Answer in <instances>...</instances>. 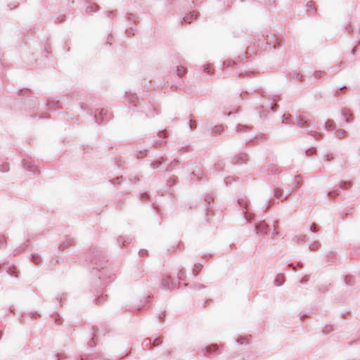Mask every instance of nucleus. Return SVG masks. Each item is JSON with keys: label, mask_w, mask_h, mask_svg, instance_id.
Masks as SVG:
<instances>
[{"label": "nucleus", "mask_w": 360, "mask_h": 360, "mask_svg": "<svg viewBox=\"0 0 360 360\" xmlns=\"http://www.w3.org/2000/svg\"><path fill=\"white\" fill-rule=\"evenodd\" d=\"M294 124L299 127L300 128L304 129H309L310 128H314L315 124L314 122L307 120L304 119L303 117H298L296 118L295 121L293 122Z\"/></svg>", "instance_id": "1"}, {"label": "nucleus", "mask_w": 360, "mask_h": 360, "mask_svg": "<svg viewBox=\"0 0 360 360\" xmlns=\"http://www.w3.org/2000/svg\"><path fill=\"white\" fill-rule=\"evenodd\" d=\"M162 285L165 289L172 290L175 287L173 281H170L169 276H167L162 279Z\"/></svg>", "instance_id": "2"}, {"label": "nucleus", "mask_w": 360, "mask_h": 360, "mask_svg": "<svg viewBox=\"0 0 360 360\" xmlns=\"http://www.w3.org/2000/svg\"><path fill=\"white\" fill-rule=\"evenodd\" d=\"M335 136L337 137H339V138H342L343 136H345L346 134V131L345 129H338L335 133Z\"/></svg>", "instance_id": "3"}, {"label": "nucleus", "mask_w": 360, "mask_h": 360, "mask_svg": "<svg viewBox=\"0 0 360 360\" xmlns=\"http://www.w3.org/2000/svg\"><path fill=\"white\" fill-rule=\"evenodd\" d=\"M334 124L333 122L331 121H326L325 122V128L328 129H334Z\"/></svg>", "instance_id": "4"}, {"label": "nucleus", "mask_w": 360, "mask_h": 360, "mask_svg": "<svg viewBox=\"0 0 360 360\" xmlns=\"http://www.w3.org/2000/svg\"><path fill=\"white\" fill-rule=\"evenodd\" d=\"M266 226V224H264V223H261V224H257V225H255V229H259V232L261 233L263 230H264V229H265Z\"/></svg>", "instance_id": "5"}, {"label": "nucleus", "mask_w": 360, "mask_h": 360, "mask_svg": "<svg viewBox=\"0 0 360 360\" xmlns=\"http://www.w3.org/2000/svg\"><path fill=\"white\" fill-rule=\"evenodd\" d=\"M217 349V347L216 345H212V346H207L206 347V350L208 352H212L213 351H215Z\"/></svg>", "instance_id": "6"}, {"label": "nucleus", "mask_w": 360, "mask_h": 360, "mask_svg": "<svg viewBox=\"0 0 360 360\" xmlns=\"http://www.w3.org/2000/svg\"><path fill=\"white\" fill-rule=\"evenodd\" d=\"M302 75L299 72L294 73V79H297L298 80H302Z\"/></svg>", "instance_id": "7"}, {"label": "nucleus", "mask_w": 360, "mask_h": 360, "mask_svg": "<svg viewBox=\"0 0 360 360\" xmlns=\"http://www.w3.org/2000/svg\"><path fill=\"white\" fill-rule=\"evenodd\" d=\"M319 246H320V244L318 242H316V243H314L313 245H310L309 248H311L312 250H314V249L318 248Z\"/></svg>", "instance_id": "8"}, {"label": "nucleus", "mask_w": 360, "mask_h": 360, "mask_svg": "<svg viewBox=\"0 0 360 360\" xmlns=\"http://www.w3.org/2000/svg\"><path fill=\"white\" fill-rule=\"evenodd\" d=\"M342 116L344 117V121L347 124L348 123L349 120H348V117H347L346 115V113L345 112H342Z\"/></svg>", "instance_id": "9"}, {"label": "nucleus", "mask_w": 360, "mask_h": 360, "mask_svg": "<svg viewBox=\"0 0 360 360\" xmlns=\"http://www.w3.org/2000/svg\"><path fill=\"white\" fill-rule=\"evenodd\" d=\"M310 231L312 232L316 231V226L314 224H311V226L310 227Z\"/></svg>", "instance_id": "10"}, {"label": "nucleus", "mask_w": 360, "mask_h": 360, "mask_svg": "<svg viewBox=\"0 0 360 360\" xmlns=\"http://www.w3.org/2000/svg\"><path fill=\"white\" fill-rule=\"evenodd\" d=\"M122 176L116 178V179H114V184H120V180L122 179Z\"/></svg>", "instance_id": "11"}, {"label": "nucleus", "mask_w": 360, "mask_h": 360, "mask_svg": "<svg viewBox=\"0 0 360 360\" xmlns=\"http://www.w3.org/2000/svg\"><path fill=\"white\" fill-rule=\"evenodd\" d=\"M309 134L311 135V136H316V135H319V133L316 131H309Z\"/></svg>", "instance_id": "12"}, {"label": "nucleus", "mask_w": 360, "mask_h": 360, "mask_svg": "<svg viewBox=\"0 0 360 360\" xmlns=\"http://www.w3.org/2000/svg\"><path fill=\"white\" fill-rule=\"evenodd\" d=\"M274 282L276 286H280L282 283L281 282L279 281L278 278L275 279Z\"/></svg>", "instance_id": "13"}, {"label": "nucleus", "mask_w": 360, "mask_h": 360, "mask_svg": "<svg viewBox=\"0 0 360 360\" xmlns=\"http://www.w3.org/2000/svg\"><path fill=\"white\" fill-rule=\"evenodd\" d=\"M160 138H164L165 137V133L164 131H160L159 134H158Z\"/></svg>", "instance_id": "14"}, {"label": "nucleus", "mask_w": 360, "mask_h": 360, "mask_svg": "<svg viewBox=\"0 0 360 360\" xmlns=\"http://www.w3.org/2000/svg\"><path fill=\"white\" fill-rule=\"evenodd\" d=\"M298 179V176H295V181H294V184H295V185H297V184H298V183H299V181H298V179Z\"/></svg>", "instance_id": "15"}, {"label": "nucleus", "mask_w": 360, "mask_h": 360, "mask_svg": "<svg viewBox=\"0 0 360 360\" xmlns=\"http://www.w3.org/2000/svg\"><path fill=\"white\" fill-rule=\"evenodd\" d=\"M307 6H309L311 8V11H313V8H312V2L310 1L307 4Z\"/></svg>", "instance_id": "16"}, {"label": "nucleus", "mask_w": 360, "mask_h": 360, "mask_svg": "<svg viewBox=\"0 0 360 360\" xmlns=\"http://www.w3.org/2000/svg\"><path fill=\"white\" fill-rule=\"evenodd\" d=\"M327 195L328 196H335V195H337L336 193L335 194H333L332 192H328L327 193Z\"/></svg>", "instance_id": "17"}, {"label": "nucleus", "mask_w": 360, "mask_h": 360, "mask_svg": "<svg viewBox=\"0 0 360 360\" xmlns=\"http://www.w3.org/2000/svg\"><path fill=\"white\" fill-rule=\"evenodd\" d=\"M325 158H326V160L328 161L329 160V155L328 154L325 155Z\"/></svg>", "instance_id": "18"}, {"label": "nucleus", "mask_w": 360, "mask_h": 360, "mask_svg": "<svg viewBox=\"0 0 360 360\" xmlns=\"http://www.w3.org/2000/svg\"><path fill=\"white\" fill-rule=\"evenodd\" d=\"M345 87H346L345 86H338V89L341 90V89H345Z\"/></svg>", "instance_id": "19"}, {"label": "nucleus", "mask_w": 360, "mask_h": 360, "mask_svg": "<svg viewBox=\"0 0 360 360\" xmlns=\"http://www.w3.org/2000/svg\"><path fill=\"white\" fill-rule=\"evenodd\" d=\"M342 184H343L344 186H346L347 183L346 182H342Z\"/></svg>", "instance_id": "20"}, {"label": "nucleus", "mask_w": 360, "mask_h": 360, "mask_svg": "<svg viewBox=\"0 0 360 360\" xmlns=\"http://www.w3.org/2000/svg\"><path fill=\"white\" fill-rule=\"evenodd\" d=\"M304 236H303V237L301 238V240H304Z\"/></svg>", "instance_id": "21"}]
</instances>
